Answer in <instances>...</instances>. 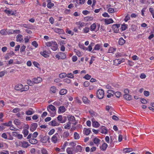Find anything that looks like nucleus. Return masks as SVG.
Returning a JSON list of instances; mask_svg holds the SVG:
<instances>
[{"label": "nucleus", "instance_id": "nucleus-35", "mask_svg": "<svg viewBox=\"0 0 154 154\" xmlns=\"http://www.w3.org/2000/svg\"><path fill=\"white\" fill-rule=\"evenodd\" d=\"M27 83L28 85H29L30 86H32L34 85V81H32L30 79H29L27 80Z\"/></svg>", "mask_w": 154, "mask_h": 154}, {"label": "nucleus", "instance_id": "nucleus-26", "mask_svg": "<svg viewBox=\"0 0 154 154\" xmlns=\"http://www.w3.org/2000/svg\"><path fill=\"white\" fill-rule=\"evenodd\" d=\"M59 110L60 112H65L66 109L64 106H60L59 107Z\"/></svg>", "mask_w": 154, "mask_h": 154}, {"label": "nucleus", "instance_id": "nucleus-40", "mask_svg": "<svg viewBox=\"0 0 154 154\" xmlns=\"http://www.w3.org/2000/svg\"><path fill=\"white\" fill-rule=\"evenodd\" d=\"M74 138L75 140L78 139L79 138V134L76 132L74 133Z\"/></svg>", "mask_w": 154, "mask_h": 154}, {"label": "nucleus", "instance_id": "nucleus-34", "mask_svg": "<svg viewBox=\"0 0 154 154\" xmlns=\"http://www.w3.org/2000/svg\"><path fill=\"white\" fill-rule=\"evenodd\" d=\"M0 33L2 35H6L7 34V31L6 29H3L0 31Z\"/></svg>", "mask_w": 154, "mask_h": 154}, {"label": "nucleus", "instance_id": "nucleus-55", "mask_svg": "<svg viewBox=\"0 0 154 154\" xmlns=\"http://www.w3.org/2000/svg\"><path fill=\"white\" fill-rule=\"evenodd\" d=\"M67 77L68 78H74V75L72 73H68L67 74Z\"/></svg>", "mask_w": 154, "mask_h": 154}, {"label": "nucleus", "instance_id": "nucleus-56", "mask_svg": "<svg viewBox=\"0 0 154 154\" xmlns=\"http://www.w3.org/2000/svg\"><path fill=\"white\" fill-rule=\"evenodd\" d=\"M14 122L15 124L17 125H20L21 124V122H19V120L18 119H16L14 120Z\"/></svg>", "mask_w": 154, "mask_h": 154}, {"label": "nucleus", "instance_id": "nucleus-38", "mask_svg": "<svg viewBox=\"0 0 154 154\" xmlns=\"http://www.w3.org/2000/svg\"><path fill=\"white\" fill-rule=\"evenodd\" d=\"M116 49H115L112 47H110L109 50L108 52L109 53H113L115 51Z\"/></svg>", "mask_w": 154, "mask_h": 154}, {"label": "nucleus", "instance_id": "nucleus-22", "mask_svg": "<svg viewBox=\"0 0 154 154\" xmlns=\"http://www.w3.org/2000/svg\"><path fill=\"white\" fill-rule=\"evenodd\" d=\"M22 133L23 134L24 137H26L28 135L29 133V131L27 129H23Z\"/></svg>", "mask_w": 154, "mask_h": 154}, {"label": "nucleus", "instance_id": "nucleus-60", "mask_svg": "<svg viewBox=\"0 0 154 154\" xmlns=\"http://www.w3.org/2000/svg\"><path fill=\"white\" fill-rule=\"evenodd\" d=\"M52 41L51 42H47L46 43V45L47 47H50L52 45Z\"/></svg>", "mask_w": 154, "mask_h": 154}, {"label": "nucleus", "instance_id": "nucleus-63", "mask_svg": "<svg viewBox=\"0 0 154 154\" xmlns=\"http://www.w3.org/2000/svg\"><path fill=\"white\" fill-rule=\"evenodd\" d=\"M55 130L54 129H51L48 132V134L50 135L52 134L54 132Z\"/></svg>", "mask_w": 154, "mask_h": 154}, {"label": "nucleus", "instance_id": "nucleus-20", "mask_svg": "<svg viewBox=\"0 0 154 154\" xmlns=\"http://www.w3.org/2000/svg\"><path fill=\"white\" fill-rule=\"evenodd\" d=\"M107 146L108 145L106 143H103L102 145V149H101L104 151L106 149Z\"/></svg>", "mask_w": 154, "mask_h": 154}, {"label": "nucleus", "instance_id": "nucleus-29", "mask_svg": "<svg viewBox=\"0 0 154 154\" xmlns=\"http://www.w3.org/2000/svg\"><path fill=\"white\" fill-rule=\"evenodd\" d=\"M96 25L95 23H94L92 24L90 26V30L91 31H93L95 30L96 28Z\"/></svg>", "mask_w": 154, "mask_h": 154}, {"label": "nucleus", "instance_id": "nucleus-3", "mask_svg": "<svg viewBox=\"0 0 154 154\" xmlns=\"http://www.w3.org/2000/svg\"><path fill=\"white\" fill-rule=\"evenodd\" d=\"M120 24H115L112 26V28L115 33H118L119 31V28L120 27Z\"/></svg>", "mask_w": 154, "mask_h": 154}, {"label": "nucleus", "instance_id": "nucleus-4", "mask_svg": "<svg viewBox=\"0 0 154 154\" xmlns=\"http://www.w3.org/2000/svg\"><path fill=\"white\" fill-rule=\"evenodd\" d=\"M38 126V124L36 123H33L31 125L30 130L31 131L33 132L36 130Z\"/></svg>", "mask_w": 154, "mask_h": 154}, {"label": "nucleus", "instance_id": "nucleus-25", "mask_svg": "<svg viewBox=\"0 0 154 154\" xmlns=\"http://www.w3.org/2000/svg\"><path fill=\"white\" fill-rule=\"evenodd\" d=\"M67 92V90L66 89H61L59 93L61 95H63Z\"/></svg>", "mask_w": 154, "mask_h": 154}, {"label": "nucleus", "instance_id": "nucleus-1", "mask_svg": "<svg viewBox=\"0 0 154 154\" xmlns=\"http://www.w3.org/2000/svg\"><path fill=\"white\" fill-rule=\"evenodd\" d=\"M38 138L41 142L45 143L49 140L50 137L49 136L44 135L42 133L39 136Z\"/></svg>", "mask_w": 154, "mask_h": 154}, {"label": "nucleus", "instance_id": "nucleus-64", "mask_svg": "<svg viewBox=\"0 0 154 154\" xmlns=\"http://www.w3.org/2000/svg\"><path fill=\"white\" fill-rule=\"evenodd\" d=\"M38 134L37 132H34L32 135V137L33 138H36L38 136Z\"/></svg>", "mask_w": 154, "mask_h": 154}, {"label": "nucleus", "instance_id": "nucleus-28", "mask_svg": "<svg viewBox=\"0 0 154 154\" xmlns=\"http://www.w3.org/2000/svg\"><path fill=\"white\" fill-rule=\"evenodd\" d=\"M50 91L51 93H55L56 92V88L54 86L51 87L50 89Z\"/></svg>", "mask_w": 154, "mask_h": 154}, {"label": "nucleus", "instance_id": "nucleus-8", "mask_svg": "<svg viewBox=\"0 0 154 154\" xmlns=\"http://www.w3.org/2000/svg\"><path fill=\"white\" fill-rule=\"evenodd\" d=\"M12 134L13 136L17 137L19 139H21L22 138L23 136L22 134H18L17 132H13L12 133Z\"/></svg>", "mask_w": 154, "mask_h": 154}, {"label": "nucleus", "instance_id": "nucleus-44", "mask_svg": "<svg viewBox=\"0 0 154 154\" xmlns=\"http://www.w3.org/2000/svg\"><path fill=\"white\" fill-rule=\"evenodd\" d=\"M91 132V131L89 128L86 129L85 130V133L86 135H88Z\"/></svg>", "mask_w": 154, "mask_h": 154}, {"label": "nucleus", "instance_id": "nucleus-24", "mask_svg": "<svg viewBox=\"0 0 154 154\" xmlns=\"http://www.w3.org/2000/svg\"><path fill=\"white\" fill-rule=\"evenodd\" d=\"M59 54L60 56V59H64L66 57V54L64 53L61 52L59 53Z\"/></svg>", "mask_w": 154, "mask_h": 154}, {"label": "nucleus", "instance_id": "nucleus-41", "mask_svg": "<svg viewBox=\"0 0 154 154\" xmlns=\"http://www.w3.org/2000/svg\"><path fill=\"white\" fill-rule=\"evenodd\" d=\"M140 99V101L142 103L146 104L147 103V101L145 99L141 98Z\"/></svg>", "mask_w": 154, "mask_h": 154}, {"label": "nucleus", "instance_id": "nucleus-10", "mask_svg": "<svg viewBox=\"0 0 154 154\" xmlns=\"http://www.w3.org/2000/svg\"><path fill=\"white\" fill-rule=\"evenodd\" d=\"M82 147L80 145H77L76 146L75 151V152H81L82 150Z\"/></svg>", "mask_w": 154, "mask_h": 154}, {"label": "nucleus", "instance_id": "nucleus-32", "mask_svg": "<svg viewBox=\"0 0 154 154\" xmlns=\"http://www.w3.org/2000/svg\"><path fill=\"white\" fill-rule=\"evenodd\" d=\"M59 76L60 78L62 79L67 77V74L64 72L60 74Z\"/></svg>", "mask_w": 154, "mask_h": 154}, {"label": "nucleus", "instance_id": "nucleus-57", "mask_svg": "<svg viewBox=\"0 0 154 154\" xmlns=\"http://www.w3.org/2000/svg\"><path fill=\"white\" fill-rule=\"evenodd\" d=\"M12 123V122L11 121H9L7 123H3V124L4 126H9L11 125Z\"/></svg>", "mask_w": 154, "mask_h": 154}, {"label": "nucleus", "instance_id": "nucleus-5", "mask_svg": "<svg viewBox=\"0 0 154 154\" xmlns=\"http://www.w3.org/2000/svg\"><path fill=\"white\" fill-rule=\"evenodd\" d=\"M57 136H59V135L57 133H56L51 138V140L54 143H57Z\"/></svg>", "mask_w": 154, "mask_h": 154}, {"label": "nucleus", "instance_id": "nucleus-54", "mask_svg": "<svg viewBox=\"0 0 154 154\" xmlns=\"http://www.w3.org/2000/svg\"><path fill=\"white\" fill-rule=\"evenodd\" d=\"M26 48V46L24 45L22 46L20 48V52L21 53H22L25 50Z\"/></svg>", "mask_w": 154, "mask_h": 154}, {"label": "nucleus", "instance_id": "nucleus-50", "mask_svg": "<svg viewBox=\"0 0 154 154\" xmlns=\"http://www.w3.org/2000/svg\"><path fill=\"white\" fill-rule=\"evenodd\" d=\"M143 94L145 96L148 97L149 95V92L148 91H144L143 92Z\"/></svg>", "mask_w": 154, "mask_h": 154}, {"label": "nucleus", "instance_id": "nucleus-53", "mask_svg": "<svg viewBox=\"0 0 154 154\" xmlns=\"http://www.w3.org/2000/svg\"><path fill=\"white\" fill-rule=\"evenodd\" d=\"M32 45L35 48H37L38 45V44L35 41H34L32 42Z\"/></svg>", "mask_w": 154, "mask_h": 154}, {"label": "nucleus", "instance_id": "nucleus-47", "mask_svg": "<svg viewBox=\"0 0 154 154\" xmlns=\"http://www.w3.org/2000/svg\"><path fill=\"white\" fill-rule=\"evenodd\" d=\"M34 112L28 110L26 112V114L28 115H31L34 113Z\"/></svg>", "mask_w": 154, "mask_h": 154}, {"label": "nucleus", "instance_id": "nucleus-42", "mask_svg": "<svg viewBox=\"0 0 154 154\" xmlns=\"http://www.w3.org/2000/svg\"><path fill=\"white\" fill-rule=\"evenodd\" d=\"M66 151L68 154H73V152L71 148L68 147L66 149Z\"/></svg>", "mask_w": 154, "mask_h": 154}, {"label": "nucleus", "instance_id": "nucleus-45", "mask_svg": "<svg viewBox=\"0 0 154 154\" xmlns=\"http://www.w3.org/2000/svg\"><path fill=\"white\" fill-rule=\"evenodd\" d=\"M23 26L25 28H30L31 27V25L29 24H25L23 25Z\"/></svg>", "mask_w": 154, "mask_h": 154}, {"label": "nucleus", "instance_id": "nucleus-18", "mask_svg": "<svg viewBox=\"0 0 154 154\" xmlns=\"http://www.w3.org/2000/svg\"><path fill=\"white\" fill-rule=\"evenodd\" d=\"M54 31L56 32L59 34H62L64 32V31L63 29L58 28H55L54 29Z\"/></svg>", "mask_w": 154, "mask_h": 154}, {"label": "nucleus", "instance_id": "nucleus-36", "mask_svg": "<svg viewBox=\"0 0 154 154\" xmlns=\"http://www.w3.org/2000/svg\"><path fill=\"white\" fill-rule=\"evenodd\" d=\"M74 52L76 53V54L78 57H80L82 56V55L80 51L77 49H74Z\"/></svg>", "mask_w": 154, "mask_h": 154}, {"label": "nucleus", "instance_id": "nucleus-39", "mask_svg": "<svg viewBox=\"0 0 154 154\" xmlns=\"http://www.w3.org/2000/svg\"><path fill=\"white\" fill-rule=\"evenodd\" d=\"M71 123L70 122H68L67 125H66L64 127V128L65 129H69L70 128V125Z\"/></svg>", "mask_w": 154, "mask_h": 154}, {"label": "nucleus", "instance_id": "nucleus-7", "mask_svg": "<svg viewBox=\"0 0 154 154\" xmlns=\"http://www.w3.org/2000/svg\"><path fill=\"white\" fill-rule=\"evenodd\" d=\"M33 81H34V83L38 84L42 82V79L40 77H38L37 78H34Z\"/></svg>", "mask_w": 154, "mask_h": 154}, {"label": "nucleus", "instance_id": "nucleus-43", "mask_svg": "<svg viewBox=\"0 0 154 154\" xmlns=\"http://www.w3.org/2000/svg\"><path fill=\"white\" fill-rule=\"evenodd\" d=\"M116 9L115 8H109L108 10V12L111 13H114L115 12L114 10Z\"/></svg>", "mask_w": 154, "mask_h": 154}, {"label": "nucleus", "instance_id": "nucleus-59", "mask_svg": "<svg viewBox=\"0 0 154 154\" xmlns=\"http://www.w3.org/2000/svg\"><path fill=\"white\" fill-rule=\"evenodd\" d=\"M4 12H5L8 16H10L11 11L8 10L7 9L5 10Z\"/></svg>", "mask_w": 154, "mask_h": 154}, {"label": "nucleus", "instance_id": "nucleus-11", "mask_svg": "<svg viewBox=\"0 0 154 154\" xmlns=\"http://www.w3.org/2000/svg\"><path fill=\"white\" fill-rule=\"evenodd\" d=\"M101 133L103 134H106L107 133L108 131L107 129L106 128L105 126H102L101 128Z\"/></svg>", "mask_w": 154, "mask_h": 154}, {"label": "nucleus", "instance_id": "nucleus-19", "mask_svg": "<svg viewBox=\"0 0 154 154\" xmlns=\"http://www.w3.org/2000/svg\"><path fill=\"white\" fill-rule=\"evenodd\" d=\"M113 20L110 18L109 19H105V23L107 24H109L113 22Z\"/></svg>", "mask_w": 154, "mask_h": 154}, {"label": "nucleus", "instance_id": "nucleus-62", "mask_svg": "<svg viewBox=\"0 0 154 154\" xmlns=\"http://www.w3.org/2000/svg\"><path fill=\"white\" fill-rule=\"evenodd\" d=\"M6 72V71H4L0 72V77H2L5 74V73Z\"/></svg>", "mask_w": 154, "mask_h": 154}, {"label": "nucleus", "instance_id": "nucleus-13", "mask_svg": "<svg viewBox=\"0 0 154 154\" xmlns=\"http://www.w3.org/2000/svg\"><path fill=\"white\" fill-rule=\"evenodd\" d=\"M23 85L22 84H18L15 86V89L17 91H20L23 89Z\"/></svg>", "mask_w": 154, "mask_h": 154}, {"label": "nucleus", "instance_id": "nucleus-21", "mask_svg": "<svg viewBox=\"0 0 154 154\" xmlns=\"http://www.w3.org/2000/svg\"><path fill=\"white\" fill-rule=\"evenodd\" d=\"M49 125H51L52 126H56L57 125V122L55 120H54L49 123Z\"/></svg>", "mask_w": 154, "mask_h": 154}, {"label": "nucleus", "instance_id": "nucleus-51", "mask_svg": "<svg viewBox=\"0 0 154 154\" xmlns=\"http://www.w3.org/2000/svg\"><path fill=\"white\" fill-rule=\"evenodd\" d=\"M91 77V76L90 75H89L88 74H87L83 78L86 79L87 80H89L90 79Z\"/></svg>", "mask_w": 154, "mask_h": 154}, {"label": "nucleus", "instance_id": "nucleus-30", "mask_svg": "<svg viewBox=\"0 0 154 154\" xmlns=\"http://www.w3.org/2000/svg\"><path fill=\"white\" fill-rule=\"evenodd\" d=\"M82 100L84 103L85 104L88 103L90 102L86 97H83Z\"/></svg>", "mask_w": 154, "mask_h": 154}, {"label": "nucleus", "instance_id": "nucleus-17", "mask_svg": "<svg viewBox=\"0 0 154 154\" xmlns=\"http://www.w3.org/2000/svg\"><path fill=\"white\" fill-rule=\"evenodd\" d=\"M21 143L22 144V146L23 148H27L29 146L28 143L26 141H24Z\"/></svg>", "mask_w": 154, "mask_h": 154}, {"label": "nucleus", "instance_id": "nucleus-6", "mask_svg": "<svg viewBox=\"0 0 154 154\" xmlns=\"http://www.w3.org/2000/svg\"><path fill=\"white\" fill-rule=\"evenodd\" d=\"M52 43L51 49L54 51H56L58 48L57 45L55 42H52Z\"/></svg>", "mask_w": 154, "mask_h": 154}, {"label": "nucleus", "instance_id": "nucleus-23", "mask_svg": "<svg viewBox=\"0 0 154 154\" xmlns=\"http://www.w3.org/2000/svg\"><path fill=\"white\" fill-rule=\"evenodd\" d=\"M92 125L95 128L98 127L100 125L98 122L97 121H94L93 122Z\"/></svg>", "mask_w": 154, "mask_h": 154}, {"label": "nucleus", "instance_id": "nucleus-58", "mask_svg": "<svg viewBox=\"0 0 154 154\" xmlns=\"http://www.w3.org/2000/svg\"><path fill=\"white\" fill-rule=\"evenodd\" d=\"M127 28V25L126 24H123L122 25L121 28L122 30L123 31L125 30Z\"/></svg>", "mask_w": 154, "mask_h": 154}, {"label": "nucleus", "instance_id": "nucleus-61", "mask_svg": "<svg viewBox=\"0 0 154 154\" xmlns=\"http://www.w3.org/2000/svg\"><path fill=\"white\" fill-rule=\"evenodd\" d=\"M7 34L8 35H10L13 34V29H9L7 31Z\"/></svg>", "mask_w": 154, "mask_h": 154}, {"label": "nucleus", "instance_id": "nucleus-48", "mask_svg": "<svg viewBox=\"0 0 154 154\" xmlns=\"http://www.w3.org/2000/svg\"><path fill=\"white\" fill-rule=\"evenodd\" d=\"M69 133L68 132H64L63 133V137L64 138H66L69 135Z\"/></svg>", "mask_w": 154, "mask_h": 154}, {"label": "nucleus", "instance_id": "nucleus-14", "mask_svg": "<svg viewBox=\"0 0 154 154\" xmlns=\"http://www.w3.org/2000/svg\"><path fill=\"white\" fill-rule=\"evenodd\" d=\"M40 54L45 57H48L49 55H48V52L46 51H44L43 52H41Z\"/></svg>", "mask_w": 154, "mask_h": 154}, {"label": "nucleus", "instance_id": "nucleus-46", "mask_svg": "<svg viewBox=\"0 0 154 154\" xmlns=\"http://www.w3.org/2000/svg\"><path fill=\"white\" fill-rule=\"evenodd\" d=\"M93 141L95 144H97L100 141V140L99 139L95 137Z\"/></svg>", "mask_w": 154, "mask_h": 154}, {"label": "nucleus", "instance_id": "nucleus-52", "mask_svg": "<svg viewBox=\"0 0 154 154\" xmlns=\"http://www.w3.org/2000/svg\"><path fill=\"white\" fill-rule=\"evenodd\" d=\"M66 32L67 34L72 35L73 34V33L69 29H67L66 30Z\"/></svg>", "mask_w": 154, "mask_h": 154}, {"label": "nucleus", "instance_id": "nucleus-9", "mask_svg": "<svg viewBox=\"0 0 154 154\" xmlns=\"http://www.w3.org/2000/svg\"><path fill=\"white\" fill-rule=\"evenodd\" d=\"M49 110H51L54 111H56V109L55 107L53 105H49L47 107V110L48 111H50Z\"/></svg>", "mask_w": 154, "mask_h": 154}, {"label": "nucleus", "instance_id": "nucleus-27", "mask_svg": "<svg viewBox=\"0 0 154 154\" xmlns=\"http://www.w3.org/2000/svg\"><path fill=\"white\" fill-rule=\"evenodd\" d=\"M131 13V12H128V14L125 17V22H127L129 19H130V14Z\"/></svg>", "mask_w": 154, "mask_h": 154}, {"label": "nucleus", "instance_id": "nucleus-2", "mask_svg": "<svg viewBox=\"0 0 154 154\" xmlns=\"http://www.w3.org/2000/svg\"><path fill=\"white\" fill-rule=\"evenodd\" d=\"M104 96V91L102 89H99L97 92V96L100 99L103 98Z\"/></svg>", "mask_w": 154, "mask_h": 154}, {"label": "nucleus", "instance_id": "nucleus-12", "mask_svg": "<svg viewBox=\"0 0 154 154\" xmlns=\"http://www.w3.org/2000/svg\"><path fill=\"white\" fill-rule=\"evenodd\" d=\"M47 2L48 3L47 5V7L49 9H51L54 6V3L51 2V0H47Z\"/></svg>", "mask_w": 154, "mask_h": 154}, {"label": "nucleus", "instance_id": "nucleus-16", "mask_svg": "<svg viewBox=\"0 0 154 154\" xmlns=\"http://www.w3.org/2000/svg\"><path fill=\"white\" fill-rule=\"evenodd\" d=\"M124 98L127 100H130L131 99V96L128 94H125L124 95Z\"/></svg>", "mask_w": 154, "mask_h": 154}, {"label": "nucleus", "instance_id": "nucleus-31", "mask_svg": "<svg viewBox=\"0 0 154 154\" xmlns=\"http://www.w3.org/2000/svg\"><path fill=\"white\" fill-rule=\"evenodd\" d=\"M125 42V41L124 39H119V44L120 45H122Z\"/></svg>", "mask_w": 154, "mask_h": 154}, {"label": "nucleus", "instance_id": "nucleus-15", "mask_svg": "<svg viewBox=\"0 0 154 154\" xmlns=\"http://www.w3.org/2000/svg\"><path fill=\"white\" fill-rule=\"evenodd\" d=\"M29 141L30 143L33 144H36L38 142L37 140L36 139H34L33 138L29 139Z\"/></svg>", "mask_w": 154, "mask_h": 154}, {"label": "nucleus", "instance_id": "nucleus-33", "mask_svg": "<svg viewBox=\"0 0 154 154\" xmlns=\"http://www.w3.org/2000/svg\"><path fill=\"white\" fill-rule=\"evenodd\" d=\"M68 118L69 122H70V121H73L75 120V119L74 116H68Z\"/></svg>", "mask_w": 154, "mask_h": 154}, {"label": "nucleus", "instance_id": "nucleus-37", "mask_svg": "<svg viewBox=\"0 0 154 154\" xmlns=\"http://www.w3.org/2000/svg\"><path fill=\"white\" fill-rule=\"evenodd\" d=\"M100 45L99 44L96 45L94 48L95 50H99L100 48Z\"/></svg>", "mask_w": 154, "mask_h": 154}, {"label": "nucleus", "instance_id": "nucleus-49", "mask_svg": "<svg viewBox=\"0 0 154 154\" xmlns=\"http://www.w3.org/2000/svg\"><path fill=\"white\" fill-rule=\"evenodd\" d=\"M114 94L116 97L118 98H119L121 96V93L119 92H116Z\"/></svg>", "mask_w": 154, "mask_h": 154}]
</instances>
